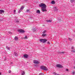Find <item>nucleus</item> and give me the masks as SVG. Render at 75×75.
Segmentation results:
<instances>
[{"instance_id": "obj_6", "label": "nucleus", "mask_w": 75, "mask_h": 75, "mask_svg": "<svg viewBox=\"0 0 75 75\" xmlns=\"http://www.w3.org/2000/svg\"><path fill=\"white\" fill-rule=\"evenodd\" d=\"M18 31L19 32H20V33H25V31L24 30H23L22 29H19L18 30Z\"/></svg>"}, {"instance_id": "obj_33", "label": "nucleus", "mask_w": 75, "mask_h": 75, "mask_svg": "<svg viewBox=\"0 0 75 75\" xmlns=\"http://www.w3.org/2000/svg\"><path fill=\"white\" fill-rule=\"evenodd\" d=\"M47 44H50V42H48Z\"/></svg>"}, {"instance_id": "obj_21", "label": "nucleus", "mask_w": 75, "mask_h": 75, "mask_svg": "<svg viewBox=\"0 0 75 75\" xmlns=\"http://www.w3.org/2000/svg\"><path fill=\"white\" fill-rule=\"evenodd\" d=\"M46 32H47V31H46V30H44V31H43V34H45V33Z\"/></svg>"}, {"instance_id": "obj_23", "label": "nucleus", "mask_w": 75, "mask_h": 75, "mask_svg": "<svg viewBox=\"0 0 75 75\" xmlns=\"http://www.w3.org/2000/svg\"><path fill=\"white\" fill-rule=\"evenodd\" d=\"M8 72L9 74H10V73H11V71L9 70L8 71Z\"/></svg>"}, {"instance_id": "obj_12", "label": "nucleus", "mask_w": 75, "mask_h": 75, "mask_svg": "<svg viewBox=\"0 0 75 75\" xmlns=\"http://www.w3.org/2000/svg\"><path fill=\"white\" fill-rule=\"evenodd\" d=\"M36 13H38V14H40V10H37Z\"/></svg>"}, {"instance_id": "obj_29", "label": "nucleus", "mask_w": 75, "mask_h": 75, "mask_svg": "<svg viewBox=\"0 0 75 75\" xmlns=\"http://www.w3.org/2000/svg\"><path fill=\"white\" fill-rule=\"evenodd\" d=\"M69 41H72V39L69 38Z\"/></svg>"}, {"instance_id": "obj_17", "label": "nucleus", "mask_w": 75, "mask_h": 75, "mask_svg": "<svg viewBox=\"0 0 75 75\" xmlns=\"http://www.w3.org/2000/svg\"><path fill=\"white\" fill-rule=\"evenodd\" d=\"M42 37H46L47 36V34H43L42 35Z\"/></svg>"}, {"instance_id": "obj_38", "label": "nucleus", "mask_w": 75, "mask_h": 75, "mask_svg": "<svg viewBox=\"0 0 75 75\" xmlns=\"http://www.w3.org/2000/svg\"><path fill=\"white\" fill-rule=\"evenodd\" d=\"M24 1H28V0H24Z\"/></svg>"}, {"instance_id": "obj_37", "label": "nucleus", "mask_w": 75, "mask_h": 75, "mask_svg": "<svg viewBox=\"0 0 75 75\" xmlns=\"http://www.w3.org/2000/svg\"><path fill=\"white\" fill-rule=\"evenodd\" d=\"M21 11H18V13H20L21 12Z\"/></svg>"}, {"instance_id": "obj_19", "label": "nucleus", "mask_w": 75, "mask_h": 75, "mask_svg": "<svg viewBox=\"0 0 75 75\" xmlns=\"http://www.w3.org/2000/svg\"><path fill=\"white\" fill-rule=\"evenodd\" d=\"M53 74H54V75H59V74H57V73H56V72H53Z\"/></svg>"}, {"instance_id": "obj_34", "label": "nucleus", "mask_w": 75, "mask_h": 75, "mask_svg": "<svg viewBox=\"0 0 75 75\" xmlns=\"http://www.w3.org/2000/svg\"><path fill=\"white\" fill-rule=\"evenodd\" d=\"M8 33H9V34H11V32H10V31H8Z\"/></svg>"}, {"instance_id": "obj_24", "label": "nucleus", "mask_w": 75, "mask_h": 75, "mask_svg": "<svg viewBox=\"0 0 75 75\" xmlns=\"http://www.w3.org/2000/svg\"><path fill=\"white\" fill-rule=\"evenodd\" d=\"M6 48L7 49V50H10V48L7 47V46H6Z\"/></svg>"}, {"instance_id": "obj_13", "label": "nucleus", "mask_w": 75, "mask_h": 75, "mask_svg": "<svg viewBox=\"0 0 75 75\" xmlns=\"http://www.w3.org/2000/svg\"><path fill=\"white\" fill-rule=\"evenodd\" d=\"M48 23H51L52 22V21L51 20H47L46 21Z\"/></svg>"}, {"instance_id": "obj_30", "label": "nucleus", "mask_w": 75, "mask_h": 75, "mask_svg": "<svg viewBox=\"0 0 75 75\" xmlns=\"http://www.w3.org/2000/svg\"><path fill=\"white\" fill-rule=\"evenodd\" d=\"M44 75L42 73H40L39 74V75Z\"/></svg>"}, {"instance_id": "obj_36", "label": "nucleus", "mask_w": 75, "mask_h": 75, "mask_svg": "<svg viewBox=\"0 0 75 75\" xmlns=\"http://www.w3.org/2000/svg\"><path fill=\"white\" fill-rule=\"evenodd\" d=\"M73 50H74V47H72L71 48Z\"/></svg>"}, {"instance_id": "obj_4", "label": "nucleus", "mask_w": 75, "mask_h": 75, "mask_svg": "<svg viewBox=\"0 0 75 75\" xmlns=\"http://www.w3.org/2000/svg\"><path fill=\"white\" fill-rule=\"evenodd\" d=\"M33 63L35 64H40V62L36 60H33Z\"/></svg>"}, {"instance_id": "obj_28", "label": "nucleus", "mask_w": 75, "mask_h": 75, "mask_svg": "<svg viewBox=\"0 0 75 75\" xmlns=\"http://www.w3.org/2000/svg\"><path fill=\"white\" fill-rule=\"evenodd\" d=\"M75 71H74L72 72V75H74V74H75Z\"/></svg>"}, {"instance_id": "obj_27", "label": "nucleus", "mask_w": 75, "mask_h": 75, "mask_svg": "<svg viewBox=\"0 0 75 75\" xmlns=\"http://www.w3.org/2000/svg\"><path fill=\"white\" fill-rule=\"evenodd\" d=\"M59 53H62V54H64L65 53V52H59Z\"/></svg>"}, {"instance_id": "obj_40", "label": "nucleus", "mask_w": 75, "mask_h": 75, "mask_svg": "<svg viewBox=\"0 0 75 75\" xmlns=\"http://www.w3.org/2000/svg\"><path fill=\"white\" fill-rule=\"evenodd\" d=\"M43 26H45V25H43Z\"/></svg>"}, {"instance_id": "obj_22", "label": "nucleus", "mask_w": 75, "mask_h": 75, "mask_svg": "<svg viewBox=\"0 0 75 75\" xmlns=\"http://www.w3.org/2000/svg\"><path fill=\"white\" fill-rule=\"evenodd\" d=\"M71 52H75V50H71Z\"/></svg>"}, {"instance_id": "obj_18", "label": "nucleus", "mask_w": 75, "mask_h": 75, "mask_svg": "<svg viewBox=\"0 0 75 75\" xmlns=\"http://www.w3.org/2000/svg\"><path fill=\"white\" fill-rule=\"evenodd\" d=\"M33 31H37V29L35 28H33Z\"/></svg>"}, {"instance_id": "obj_3", "label": "nucleus", "mask_w": 75, "mask_h": 75, "mask_svg": "<svg viewBox=\"0 0 75 75\" xmlns=\"http://www.w3.org/2000/svg\"><path fill=\"white\" fill-rule=\"evenodd\" d=\"M47 41V39H40L39 41L41 42H43V43H45L46 42V41Z\"/></svg>"}, {"instance_id": "obj_7", "label": "nucleus", "mask_w": 75, "mask_h": 75, "mask_svg": "<svg viewBox=\"0 0 75 75\" xmlns=\"http://www.w3.org/2000/svg\"><path fill=\"white\" fill-rule=\"evenodd\" d=\"M28 54H24L23 55V57H24V58H28Z\"/></svg>"}, {"instance_id": "obj_15", "label": "nucleus", "mask_w": 75, "mask_h": 75, "mask_svg": "<svg viewBox=\"0 0 75 75\" xmlns=\"http://www.w3.org/2000/svg\"><path fill=\"white\" fill-rule=\"evenodd\" d=\"M15 21L16 23H19V21H18V20L16 19H15Z\"/></svg>"}, {"instance_id": "obj_32", "label": "nucleus", "mask_w": 75, "mask_h": 75, "mask_svg": "<svg viewBox=\"0 0 75 75\" xmlns=\"http://www.w3.org/2000/svg\"><path fill=\"white\" fill-rule=\"evenodd\" d=\"M27 12H29V11H30L28 9H27L26 11Z\"/></svg>"}, {"instance_id": "obj_35", "label": "nucleus", "mask_w": 75, "mask_h": 75, "mask_svg": "<svg viewBox=\"0 0 75 75\" xmlns=\"http://www.w3.org/2000/svg\"><path fill=\"white\" fill-rule=\"evenodd\" d=\"M66 71H69V70H68V69H66Z\"/></svg>"}, {"instance_id": "obj_8", "label": "nucleus", "mask_w": 75, "mask_h": 75, "mask_svg": "<svg viewBox=\"0 0 75 75\" xmlns=\"http://www.w3.org/2000/svg\"><path fill=\"white\" fill-rule=\"evenodd\" d=\"M14 39L15 41H17L18 40V38L17 36H15Z\"/></svg>"}, {"instance_id": "obj_11", "label": "nucleus", "mask_w": 75, "mask_h": 75, "mask_svg": "<svg viewBox=\"0 0 75 75\" xmlns=\"http://www.w3.org/2000/svg\"><path fill=\"white\" fill-rule=\"evenodd\" d=\"M14 55L16 57H17V56H18V54L16 52H14Z\"/></svg>"}, {"instance_id": "obj_31", "label": "nucleus", "mask_w": 75, "mask_h": 75, "mask_svg": "<svg viewBox=\"0 0 75 75\" xmlns=\"http://www.w3.org/2000/svg\"><path fill=\"white\" fill-rule=\"evenodd\" d=\"M24 38H25V39H27V36H26Z\"/></svg>"}, {"instance_id": "obj_1", "label": "nucleus", "mask_w": 75, "mask_h": 75, "mask_svg": "<svg viewBox=\"0 0 75 75\" xmlns=\"http://www.w3.org/2000/svg\"><path fill=\"white\" fill-rule=\"evenodd\" d=\"M39 7L42 8V11L43 12H45V11H47V6L44 4L42 3L41 4H40L39 5Z\"/></svg>"}, {"instance_id": "obj_2", "label": "nucleus", "mask_w": 75, "mask_h": 75, "mask_svg": "<svg viewBox=\"0 0 75 75\" xmlns=\"http://www.w3.org/2000/svg\"><path fill=\"white\" fill-rule=\"evenodd\" d=\"M40 69L44 71H48V68L44 66H41L40 67Z\"/></svg>"}, {"instance_id": "obj_14", "label": "nucleus", "mask_w": 75, "mask_h": 75, "mask_svg": "<svg viewBox=\"0 0 75 75\" xmlns=\"http://www.w3.org/2000/svg\"><path fill=\"white\" fill-rule=\"evenodd\" d=\"M51 4H54L55 3V2L54 1H52L51 2Z\"/></svg>"}, {"instance_id": "obj_41", "label": "nucleus", "mask_w": 75, "mask_h": 75, "mask_svg": "<svg viewBox=\"0 0 75 75\" xmlns=\"http://www.w3.org/2000/svg\"><path fill=\"white\" fill-rule=\"evenodd\" d=\"M1 0H0V1H1Z\"/></svg>"}, {"instance_id": "obj_20", "label": "nucleus", "mask_w": 75, "mask_h": 75, "mask_svg": "<svg viewBox=\"0 0 75 75\" xmlns=\"http://www.w3.org/2000/svg\"><path fill=\"white\" fill-rule=\"evenodd\" d=\"M23 72L22 73V75H25V72L24 71H22Z\"/></svg>"}, {"instance_id": "obj_16", "label": "nucleus", "mask_w": 75, "mask_h": 75, "mask_svg": "<svg viewBox=\"0 0 75 75\" xmlns=\"http://www.w3.org/2000/svg\"><path fill=\"white\" fill-rule=\"evenodd\" d=\"M24 6H22V7H21L20 9L21 10H23L24 9Z\"/></svg>"}, {"instance_id": "obj_25", "label": "nucleus", "mask_w": 75, "mask_h": 75, "mask_svg": "<svg viewBox=\"0 0 75 75\" xmlns=\"http://www.w3.org/2000/svg\"><path fill=\"white\" fill-rule=\"evenodd\" d=\"M13 11L14 12V14H16V10L14 9Z\"/></svg>"}, {"instance_id": "obj_39", "label": "nucleus", "mask_w": 75, "mask_h": 75, "mask_svg": "<svg viewBox=\"0 0 75 75\" xmlns=\"http://www.w3.org/2000/svg\"><path fill=\"white\" fill-rule=\"evenodd\" d=\"M1 75V72H0V75Z\"/></svg>"}, {"instance_id": "obj_9", "label": "nucleus", "mask_w": 75, "mask_h": 75, "mask_svg": "<svg viewBox=\"0 0 75 75\" xmlns=\"http://www.w3.org/2000/svg\"><path fill=\"white\" fill-rule=\"evenodd\" d=\"M2 13H4V11L3 10H0V13L1 14H2Z\"/></svg>"}, {"instance_id": "obj_5", "label": "nucleus", "mask_w": 75, "mask_h": 75, "mask_svg": "<svg viewBox=\"0 0 75 75\" xmlns=\"http://www.w3.org/2000/svg\"><path fill=\"white\" fill-rule=\"evenodd\" d=\"M57 67H58V68H63V66L60 64H57L56 65Z\"/></svg>"}, {"instance_id": "obj_26", "label": "nucleus", "mask_w": 75, "mask_h": 75, "mask_svg": "<svg viewBox=\"0 0 75 75\" xmlns=\"http://www.w3.org/2000/svg\"><path fill=\"white\" fill-rule=\"evenodd\" d=\"M71 3H73L74 1V0H71Z\"/></svg>"}, {"instance_id": "obj_10", "label": "nucleus", "mask_w": 75, "mask_h": 75, "mask_svg": "<svg viewBox=\"0 0 75 75\" xmlns=\"http://www.w3.org/2000/svg\"><path fill=\"white\" fill-rule=\"evenodd\" d=\"M54 11H58V9H57V7H55L54 8Z\"/></svg>"}]
</instances>
